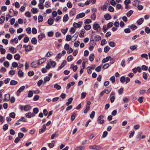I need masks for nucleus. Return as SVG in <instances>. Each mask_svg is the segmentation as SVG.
Instances as JSON below:
<instances>
[{"instance_id": "15", "label": "nucleus", "mask_w": 150, "mask_h": 150, "mask_svg": "<svg viewBox=\"0 0 150 150\" xmlns=\"http://www.w3.org/2000/svg\"><path fill=\"white\" fill-rule=\"evenodd\" d=\"M32 47L30 45H28L25 47V50L26 51H29L31 50Z\"/></svg>"}, {"instance_id": "37", "label": "nucleus", "mask_w": 150, "mask_h": 150, "mask_svg": "<svg viewBox=\"0 0 150 150\" xmlns=\"http://www.w3.org/2000/svg\"><path fill=\"white\" fill-rule=\"evenodd\" d=\"M139 2L140 1L138 0H135L133 2L132 4L134 6H136L138 4V2ZM139 4V3H138V4Z\"/></svg>"}, {"instance_id": "44", "label": "nucleus", "mask_w": 150, "mask_h": 150, "mask_svg": "<svg viewBox=\"0 0 150 150\" xmlns=\"http://www.w3.org/2000/svg\"><path fill=\"white\" fill-rule=\"evenodd\" d=\"M90 106H87L86 108L84 110L83 112L85 113H86L90 110Z\"/></svg>"}, {"instance_id": "40", "label": "nucleus", "mask_w": 150, "mask_h": 150, "mask_svg": "<svg viewBox=\"0 0 150 150\" xmlns=\"http://www.w3.org/2000/svg\"><path fill=\"white\" fill-rule=\"evenodd\" d=\"M15 113L14 112H11L9 114L10 117L13 118H15Z\"/></svg>"}, {"instance_id": "63", "label": "nucleus", "mask_w": 150, "mask_h": 150, "mask_svg": "<svg viewBox=\"0 0 150 150\" xmlns=\"http://www.w3.org/2000/svg\"><path fill=\"white\" fill-rule=\"evenodd\" d=\"M4 65L5 67H8L9 66V63L8 61L5 62L4 63Z\"/></svg>"}, {"instance_id": "61", "label": "nucleus", "mask_w": 150, "mask_h": 150, "mask_svg": "<svg viewBox=\"0 0 150 150\" xmlns=\"http://www.w3.org/2000/svg\"><path fill=\"white\" fill-rule=\"evenodd\" d=\"M108 10L109 11H110L111 12H112L114 11V9L113 7L110 6L109 7Z\"/></svg>"}, {"instance_id": "9", "label": "nucleus", "mask_w": 150, "mask_h": 150, "mask_svg": "<svg viewBox=\"0 0 150 150\" xmlns=\"http://www.w3.org/2000/svg\"><path fill=\"white\" fill-rule=\"evenodd\" d=\"M104 17L106 20H108L111 18V16L108 13H106L104 16Z\"/></svg>"}, {"instance_id": "45", "label": "nucleus", "mask_w": 150, "mask_h": 150, "mask_svg": "<svg viewBox=\"0 0 150 150\" xmlns=\"http://www.w3.org/2000/svg\"><path fill=\"white\" fill-rule=\"evenodd\" d=\"M24 134L21 132H19L18 134V137L20 139L22 138L24 136Z\"/></svg>"}, {"instance_id": "4", "label": "nucleus", "mask_w": 150, "mask_h": 150, "mask_svg": "<svg viewBox=\"0 0 150 150\" xmlns=\"http://www.w3.org/2000/svg\"><path fill=\"white\" fill-rule=\"evenodd\" d=\"M46 61V59L45 58H42L38 61V64L39 65L41 64Z\"/></svg>"}, {"instance_id": "46", "label": "nucleus", "mask_w": 150, "mask_h": 150, "mask_svg": "<svg viewBox=\"0 0 150 150\" xmlns=\"http://www.w3.org/2000/svg\"><path fill=\"white\" fill-rule=\"evenodd\" d=\"M25 115L27 117L30 118L31 117V113L30 112H29L25 114Z\"/></svg>"}, {"instance_id": "27", "label": "nucleus", "mask_w": 150, "mask_h": 150, "mask_svg": "<svg viewBox=\"0 0 150 150\" xmlns=\"http://www.w3.org/2000/svg\"><path fill=\"white\" fill-rule=\"evenodd\" d=\"M91 28V26L90 25H86L84 27V29L86 30H89Z\"/></svg>"}, {"instance_id": "24", "label": "nucleus", "mask_w": 150, "mask_h": 150, "mask_svg": "<svg viewBox=\"0 0 150 150\" xmlns=\"http://www.w3.org/2000/svg\"><path fill=\"white\" fill-rule=\"evenodd\" d=\"M73 26H74V27L76 28H80L81 26V24H80L77 23H76L75 22H74L73 24Z\"/></svg>"}, {"instance_id": "51", "label": "nucleus", "mask_w": 150, "mask_h": 150, "mask_svg": "<svg viewBox=\"0 0 150 150\" xmlns=\"http://www.w3.org/2000/svg\"><path fill=\"white\" fill-rule=\"evenodd\" d=\"M95 111H93L91 112V114L90 115V117L91 119H93L94 118V116H95Z\"/></svg>"}, {"instance_id": "41", "label": "nucleus", "mask_w": 150, "mask_h": 150, "mask_svg": "<svg viewBox=\"0 0 150 150\" xmlns=\"http://www.w3.org/2000/svg\"><path fill=\"white\" fill-rule=\"evenodd\" d=\"M42 4V3H40L38 5V6L40 9H42L44 8V6L43 4Z\"/></svg>"}, {"instance_id": "21", "label": "nucleus", "mask_w": 150, "mask_h": 150, "mask_svg": "<svg viewBox=\"0 0 150 150\" xmlns=\"http://www.w3.org/2000/svg\"><path fill=\"white\" fill-rule=\"evenodd\" d=\"M31 11L32 12V13L33 14L36 13H38V9L36 8H33Z\"/></svg>"}, {"instance_id": "16", "label": "nucleus", "mask_w": 150, "mask_h": 150, "mask_svg": "<svg viewBox=\"0 0 150 150\" xmlns=\"http://www.w3.org/2000/svg\"><path fill=\"white\" fill-rule=\"evenodd\" d=\"M70 68L73 69L74 71H76L77 69V65L74 66L73 64L71 65Z\"/></svg>"}, {"instance_id": "62", "label": "nucleus", "mask_w": 150, "mask_h": 150, "mask_svg": "<svg viewBox=\"0 0 150 150\" xmlns=\"http://www.w3.org/2000/svg\"><path fill=\"white\" fill-rule=\"evenodd\" d=\"M106 43V41L105 39H103L101 42V44L102 45H103Z\"/></svg>"}, {"instance_id": "35", "label": "nucleus", "mask_w": 150, "mask_h": 150, "mask_svg": "<svg viewBox=\"0 0 150 150\" xmlns=\"http://www.w3.org/2000/svg\"><path fill=\"white\" fill-rule=\"evenodd\" d=\"M18 13V12L17 11H15L13 12V13H12V15H11L10 14H8V15H7V16H8L9 17H13V16H14L15 15H17Z\"/></svg>"}, {"instance_id": "6", "label": "nucleus", "mask_w": 150, "mask_h": 150, "mask_svg": "<svg viewBox=\"0 0 150 150\" xmlns=\"http://www.w3.org/2000/svg\"><path fill=\"white\" fill-rule=\"evenodd\" d=\"M85 16V13H81L77 15L76 18L77 19L82 18Z\"/></svg>"}, {"instance_id": "38", "label": "nucleus", "mask_w": 150, "mask_h": 150, "mask_svg": "<svg viewBox=\"0 0 150 150\" xmlns=\"http://www.w3.org/2000/svg\"><path fill=\"white\" fill-rule=\"evenodd\" d=\"M135 133V132L134 131H131L130 132H129V138H130L132 137L134 134Z\"/></svg>"}, {"instance_id": "8", "label": "nucleus", "mask_w": 150, "mask_h": 150, "mask_svg": "<svg viewBox=\"0 0 150 150\" xmlns=\"http://www.w3.org/2000/svg\"><path fill=\"white\" fill-rule=\"evenodd\" d=\"M100 28V26L98 23H95L93 25V28L95 30H98Z\"/></svg>"}, {"instance_id": "43", "label": "nucleus", "mask_w": 150, "mask_h": 150, "mask_svg": "<svg viewBox=\"0 0 150 150\" xmlns=\"http://www.w3.org/2000/svg\"><path fill=\"white\" fill-rule=\"evenodd\" d=\"M5 20V17L3 16H1L0 18V24L3 23Z\"/></svg>"}, {"instance_id": "22", "label": "nucleus", "mask_w": 150, "mask_h": 150, "mask_svg": "<svg viewBox=\"0 0 150 150\" xmlns=\"http://www.w3.org/2000/svg\"><path fill=\"white\" fill-rule=\"evenodd\" d=\"M141 57L142 58H144L146 59V60L148 59V56L147 54L143 53L141 54Z\"/></svg>"}, {"instance_id": "57", "label": "nucleus", "mask_w": 150, "mask_h": 150, "mask_svg": "<svg viewBox=\"0 0 150 150\" xmlns=\"http://www.w3.org/2000/svg\"><path fill=\"white\" fill-rule=\"evenodd\" d=\"M110 80L112 81L113 83H115V77L114 76H112L110 78Z\"/></svg>"}, {"instance_id": "31", "label": "nucleus", "mask_w": 150, "mask_h": 150, "mask_svg": "<svg viewBox=\"0 0 150 150\" xmlns=\"http://www.w3.org/2000/svg\"><path fill=\"white\" fill-rule=\"evenodd\" d=\"M13 6L15 5V7L17 8H19L20 6L19 3L18 2H16L15 3H13Z\"/></svg>"}, {"instance_id": "13", "label": "nucleus", "mask_w": 150, "mask_h": 150, "mask_svg": "<svg viewBox=\"0 0 150 150\" xmlns=\"http://www.w3.org/2000/svg\"><path fill=\"white\" fill-rule=\"evenodd\" d=\"M144 20L143 18H141L137 21V24L139 25L142 24L144 21Z\"/></svg>"}, {"instance_id": "53", "label": "nucleus", "mask_w": 150, "mask_h": 150, "mask_svg": "<svg viewBox=\"0 0 150 150\" xmlns=\"http://www.w3.org/2000/svg\"><path fill=\"white\" fill-rule=\"evenodd\" d=\"M12 55L11 54H8L6 56V58L9 60H11L12 58Z\"/></svg>"}, {"instance_id": "59", "label": "nucleus", "mask_w": 150, "mask_h": 150, "mask_svg": "<svg viewBox=\"0 0 150 150\" xmlns=\"http://www.w3.org/2000/svg\"><path fill=\"white\" fill-rule=\"evenodd\" d=\"M34 74V72L33 71H30L28 72V75L29 76H33Z\"/></svg>"}, {"instance_id": "29", "label": "nucleus", "mask_w": 150, "mask_h": 150, "mask_svg": "<svg viewBox=\"0 0 150 150\" xmlns=\"http://www.w3.org/2000/svg\"><path fill=\"white\" fill-rule=\"evenodd\" d=\"M54 87L58 90H59L61 88V86L57 83H56L54 85Z\"/></svg>"}, {"instance_id": "25", "label": "nucleus", "mask_w": 150, "mask_h": 150, "mask_svg": "<svg viewBox=\"0 0 150 150\" xmlns=\"http://www.w3.org/2000/svg\"><path fill=\"white\" fill-rule=\"evenodd\" d=\"M37 41V39L35 38H32L31 40L32 43L34 44L35 45L36 44Z\"/></svg>"}, {"instance_id": "1", "label": "nucleus", "mask_w": 150, "mask_h": 150, "mask_svg": "<svg viewBox=\"0 0 150 150\" xmlns=\"http://www.w3.org/2000/svg\"><path fill=\"white\" fill-rule=\"evenodd\" d=\"M89 148L90 149L97 150H100L102 149V147L100 145H98L91 146H89Z\"/></svg>"}, {"instance_id": "52", "label": "nucleus", "mask_w": 150, "mask_h": 150, "mask_svg": "<svg viewBox=\"0 0 150 150\" xmlns=\"http://www.w3.org/2000/svg\"><path fill=\"white\" fill-rule=\"evenodd\" d=\"M71 39V36L69 35H67L66 40L67 41H69Z\"/></svg>"}, {"instance_id": "34", "label": "nucleus", "mask_w": 150, "mask_h": 150, "mask_svg": "<svg viewBox=\"0 0 150 150\" xmlns=\"http://www.w3.org/2000/svg\"><path fill=\"white\" fill-rule=\"evenodd\" d=\"M20 56L19 54H16L14 55V58L16 60H19L20 59Z\"/></svg>"}, {"instance_id": "20", "label": "nucleus", "mask_w": 150, "mask_h": 150, "mask_svg": "<svg viewBox=\"0 0 150 150\" xmlns=\"http://www.w3.org/2000/svg\"><path fill=\"white\" fill-rule=\"evenodd\" d=\"M69 19V17L68 15L66 14L65 15L63 18V22H66Z\"/></svg>"}, {"instance_id": "23", "label": "nucleus", "mask_w": 150, "mask_h": 150, "mask_svg": "<svg viewBox=\"0 0 150 150\" xmlns=\"http://www.w3.org/2000/svg\"><path fill=\"white\" fill-rule=\"evenodd\" d=\"M95 58L94 54H91L89 56V60L90 61H93Z\"/></svg>"}, {"instance_id": "55", "label": "nucleus", "mask_w": 150, "mask_h": 150, "mask_svg": "<svg viewBox=\"0 0 150 150\" xmlns=\"http://www.w3.org/2000/svg\"><path fill=\"white\" fill-rule=\"evenodd\" d=\"M143 77L144 79L146 80L147 79L148 77H147V74L145 72H143Z\"/></svg>"}, {"instance_id": "49", "label": "nucleus", "mask_w": 150, "mask_h": 150, "mask_svg": "<svg viewBox=\"0 0 150 150\" xmlns=\"http://www.w3.org/2000/svg\"><path fill=\"white\" fill-rule=\"evenodd\" d=\"M148 67L145 65H143L142 66V69L143 70H147L148 69Z\"/></svg>"}, {"instance_id": "56", "label": "nucleus", "mask_w": 150, "mask_h": 150, "mask_svg": "<svg viewBox=\"0 0 150 150\" xmlns=\"http://www.w3.org/2000/svg\"><path fill=\"white\" fill-rule=\"evenodd\" d=\"M8 124L4 125L3 127V129L4 131H6L8 129Z\"/></svg>"}, {"instance_id": "32", "label": "nucleus", "mask_w": 150, "mask_h": 150, "mask_svg": "<svg viewBox=\"0 0 150 150\" xmlns=\"http://www.w3.org/2000/svg\"><path fill=\"white\" fill-rule=\"evenodd\" d=\"M129 27L131 28L133 30H134L137 28V27L134 24H132L131 26H129Z\"/></svg>"}, {"instance_id": "28", "label": "nucleus", "mask_w": 150, "mask_h": 150, "mask_svg": "<svg viewBox=\"0 0 150 150\" xmlns=\"http://www.w3.org/2000/svg\"><path fill=\"white\" fill-rule=\"evenodd\" d=\"M101 39V37L99 35H96L95 37V40L96 41H98Z\"/></svg>"}, {"instance_id": "18", "label": "nucleus", "mask_w": 150, "mask_h": 150, "mask_svg": "<svg viewBox=\"0 0 150 150\" xmlns=\"http://www.w3.org/2000/svg\"><path fill=\"white\" fill-rule=\"evenodd\" d=\"M73 100V98H72L71 97L68 99V102H67L66 103V105H67L68 106L69 104H70L72 102V100Z\"/></svg>"}, {"instance_id": "48", "label": "nucleus", "mask_w": 150, "mask_h": 150, "mask_svg": "<svg viewBox=\"0 0 150 150\" xmlns=\"http://www.w3.org/2000/svg\"><path fill=\"white\" fill-rule=\"evenodd\" d=\"M110 65L108 63L105 64L103 67V68L104 69H107L110 66Z\"/></svg>"}, {"instance_id": "33", "label": "nucleus", "mask_w": 150, "mask_h": 150, "mask_svg": "<svg viewBox=\"0 0 150 150\" xmlns=\"http://www.w3.org/2000/svg\"><path fill=\"white\" fill-rule=\"evenodd\" d=\"M109 45L112 47H115L116 45L115 43L112 41H111L109 43Z\"/></svg>"}, {"instance_id": "26", "label": "nucleus", "mask_w": 150, "mask_h": 150, "mask_svg": "<svg viewBox=\"0 0 150 150\" xmlns=\"http://www.w3.org/2000/svg\"><path fill=\"white\" fill-rule=\"evenodd\" d=\"M18 83L17 81L14 80H12L11 81L10 85H15Z\"/></svg>"}, {"instance_id": "30", "label": "nucleus", "mask_w": 150, "mask_h": 150, "mask_svg": "<svg viewBox=\"0 0 150 150\" xmlns=\"http://www.w3.org/2000/svg\"><path fill=\"white\" fill-rule=\"evenodd\" d=\"M133 11L132 10H130L127 13L126 15L128 17H130L133 13Z\"/></svg>"}, {"instance_id": "47", "label": "nucleus", "mask_w": 150, "mask_h": 150, "mask_svg": "<svg viewBox=\"0 0 150 150\" xmlns=\"http://www.w3.org/2000/svg\"><path fill=\"white\" fill-rule=\"evenodd\" d=\"M76 115V114L75 113L73 112L72 115L71 116V119L72 121H73L74 120Z\"/></svg>"}, {"instance_id": "36", "label": "nucleus", "mask_w": 150, "mask_h": 150, "mask_svg": "<svg viewBox=\"0 0 150 150\" xmlns=\"http://www.w3.org/2000/svg\"><path fill=\"white\" fill-rule=\"evenodd\" d=\"M43 17L41 15H40L38 16V21L39 23L42 22L43 21Z\"/></svg>"}, {"instance_id": "12", "label": "nucleus", "mask_w": 150, "mask_h": 150, "mask_svg": "<svg viewBox=\"0 0 150 150\" xmlns=\"http://www.w3.org/2000/svg\"><path fill=\"white\" fill-rule=\"evenodd\" d=\"M45 37V35L44 33H41V34L38 36V38L39 40H42L43 38Z\"/></svg>"}, {"instance_id": "7", "label": "nucleus", "mask_w": 150, "mask_h": 150, "mask_svg": "<svg viewBox=\"0 0 150 150\" xmlns=\"http://www.w3.org/2000/svg\"><path fill=\"white\" fill-rule=\"evenodd\" d=\"M31 109V106L29 105H25L24 107V110L26 111H28L30 110Z\"/></svg>"}, {"instance_id": "14", "label": "nucleus", "mask_w": 150, "mask_h": 150, "mask_svg": "<svg viewBox=\"0 0 150 150\" xmlns=\"http://www.w3.org/2000/svg\"><path fill=\"white\" fill-rule=\"evenodd\" d=\"M111 57L110 56H108L106 57V58L103 59L102 60V62L103 63H105L107 62H108L109 60V59H110Z\"/></svg>"}, {"instance_id": "2", "label": "nucleus", "mask_w": 150, "mask_h": 150, "mask_svg": "<svg viewBox=\"0 0 150 150\" xmlns=\"http://www.w3.org/2000/svg\"><path fill=\"white\" fill-rule=\"evenodd\" d=\"M25 88V87L24 86H22L20 87L16 92L17 95V96H19V93L23 91L24 90Z\"/></svg>"}, {"instance_id": "42", "label": "nucleus", "mask_w": 150, "mask_h": 150, "mask_svg": "<svg viewBox=\"0 0 150 150\" xmlns=\"http://www.w3.org/2000/svg\"><path fill=\"white\" fill-rule=\"evenodd\" d=\"M27 121L26 120L25 118L24 117H22L18 120V122L22 121L25 122Z\"/></svg>"}, {"instance_id": "39", "label": "nucleus", "mask_w": 150, "mask_h": 150, "mask_svg": "<svg viewBox=\"0 0 150 150\" xmlns=\"http://www.w3.org/2000/svg\"><path fill=\"white\" fill-rule=\"evenodd\" d=\"M12 67L13 68H16L18 67V64L17 62H14L12 63Z\"/></svg>"}, {"instance_id": "64", "label": "nucleus", "mask_w": 150, "mask_h": 150, "mask_svg": "<svg viewBox=\"0 0 150 150\" xmlns=\"http://www.w3.org/2000/svg\"><path fill=\"white\" fill-rule=\"evenodd\" d=\"M25 16L28 17H30L31 16L30 13L28 11L26 12L25 13Z\"/></svg>"}, {"instance_id": "17", "label": "nucleus", "mask_w": 150, "mask_h": 150, "mask_svg": "<svg viewBox=\"0 0 150 150\" xmlns=\"http://www.w3.org/2000/svg\"><path fill=\"white\" fill-rule=\"evenodd\" d=\"M137 45H134L133 46H131L130 48L132 50H137Z\"/></svg>"}, {"instance_id": "11", "label": "nucleus", "mask_w": 150, "mask_h": 150, "mask_svg": "<svg viewBox=\"0 0 150 150\" xmlns=\"http://www.w3.org/2000/svg\"><path fill=\"white\" fill-rule=\"evenodd\" d=\"M66 63L67 62L66 61H64L62 63L61 65L58 68V70H60L62 68H63L66 64Z\"/></svg>"}, {"instance_id": "5", "label": "nucleus", "mask_w": 150, "mask_h": 150, "mask_svg": "<svg viewBox=\"0 0 150 150\" xmlns=\"http://www.w3.org/2000/svg\"><path fill=\"white\" fill-rule=\"evenodd\" d=\"M38 65H39L38 64V62L37 61H34L31 64V67L33 68H36L37 66Z\"/></svg>"}, {"instance_id": "54", "label": "nucleus", "mask_w": 150, "mask_h": 150, "mask_svg": "<svg viewBox=\"0 0 150 150\" xmlns=\"http://www.w3.org/2000/svg\"><path fill=\"white\" fill-rule=\"evenodd\" d=\"M39 111V110L37 108H35L33 109V112L35 114H37Z\"/></svg>"}, {"instance_id": "10", "label": "nucleus", "mask_w": 150, "mask_h": 150, "mask_svg": "<svg viewBox=\"0 0 150 150\" xmlns=\"http://www.w3.org/2000/svg\"><path fill=\"white\" fill-rule=\"evenodd\" d=\"M59 136V134L58 133V131L56 132L54 134L52 135L51 136V139H54V137H57Z\"/></svg>"}, {"instance_id": "58", "label": "nucleus", "mask_w": 150, "mask_h": 150, "mask_svg": "<svg viewBox=\"0 0 150 150\" xmlns=\"http://www.w3.org/2000/svg\"><path fill=\"white\" fill-rule=\"evenodd\" d=\"M104 116L103 115H100L98 117L97 121L100 122V121L102 119L104 118Z\"/></svg>"}, {"instance_id": "60", "label": "nucleus", "mask_w": 150, "mask_h": 150, "mask_svg": "<svg viewBox=\"0 0 150 150\" xmlns=\"http://www.w3.org/2000/svg\"><path fill=\"white\" fill-rule=\"evenodd\" d=\"M121 65L122 67H124L125 66L126 64L125 59H123L122 60L121 63Z\"/></svg>"}, {"instance_id": "19", "label": "nucleus", "mask_w": 150, "mask_h": 150, "mask_svg": "<svg viewBox=\"0 0 150 150\" xmlns=\"http://www.w3.org/2000/svg\"><path fill=\"white\" fill-rule=\"evenodd\" d=\"M47 22L48 24L52 25L53 23L54 20L52 18H50L48 20Z\"/></svg>"}, {"instance_id": "3", "label": "nucleus", "mask_w": 150, "mask_h": 150, "mask_svg": "<svg viewBox=\"0 0 150 150\" xmlns=\"http://www.w3.org/2000/svg\"><path fill=\"white\" fill-rule=\"evenodd\" d=\"M10 98V96L9 94L8 93L5 94L4 97V100L5 101H7L9 100Z\"/></svg>"}, {"instance_id": "50", "label": "nucleus", "mask_w": 150, "mask_h": 150, "mask_svg": "<svg viewBox=\"0 0 150 150\" xmlns=\"http://www.w3.org/2000/svg\"><path fill=\"white\" fill-rule=\"evenodd\" d=\"M73 59V57L72 55H69L67 57V60L68 62L72 61Z\"/></svg>"}]
</instances>
